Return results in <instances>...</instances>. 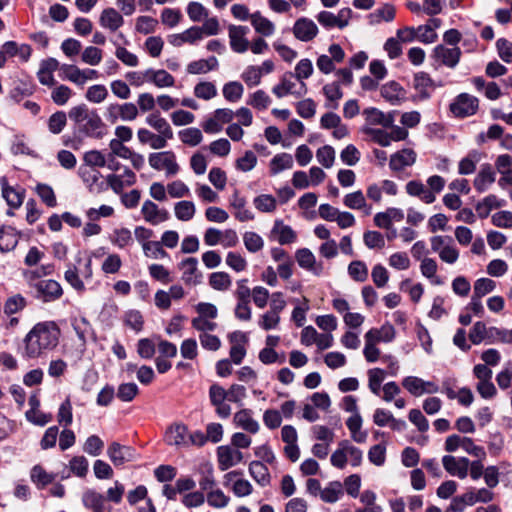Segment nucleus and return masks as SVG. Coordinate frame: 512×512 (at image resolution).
Instances as JSON below:
<instances>
[{"label": "nucleus", "mask_w": 512, "mask_h": 512, "mask_svg": "<svg viewBox=\"0 0 512 512\" xmlns=\"http://www.w3.org/2000/svg\"><path fill=\"white\" fill-rule=\"evenodd\" d=\"M60 337L61 330L55 321L38 322L23 338L21 355L28 360L44 357L58 347Z\"/></svg>", "instance_id": "f257e3e1"}, {"label": "nucleus", "mask_w": 512, "mask_h": 512, "mask_svg": "<svg viewBox=\"0 0 512 512\" xmlns=\"http://www.w3.org/2000/svg\"><path fill=\"white\" fill-rule=\"evenodd\" d=\"M124 492V486L119 481H115L114 485L107 490V497L95 489L85 490L82 494V503L91 512H112L109 502L120 503Z\"/></svg>", "instance_id": "f03ea898"}, {"label": "nucleus", "mask_w": 512, "mask_h": 512, "mask_svg": "<svg viewBox=\"0 0 512 512\" xmlns=\"http://www.w3.org/2000/svg\"><path fill=\"white\" fill-rule=\"evenodd\" d=\"M196 316L191 320L192 328L202 334L205 332H214L218 328V323L215 321L218 317L217 307L208 302H199L195 306Z\"/></svg>", "instance_id": "7ed1b4c3"}, {"label": "nucleus", "mask_w": 512, "mask_h": 512, "mask_svg": "<svg viewBox=\"0 0 512 512\" xmlns=\"http://www.w3.org/2000/svg\"><path fill=\"white\" fill-rule=\"evenodd\" d=\"M362 459L363 452L348 440H343L332 453L330 462L335 468L344 469L348 463L353 467L360 466Z\"/></svg>", "instance_id": "20e7f679"}, {"label": "nucleus", "mask_w": 512, "mask_h": 512, "mask_svg": "<svg viewBox=\"0 0 512 512\" xmlns=\"http://www.w3.org/2000/svg\"><path fill=\"white\" fill-rule=\"evenodd\" d=\"M459 449L478 459L486 458V451L483 446L477 445L475 441L467 436L460 434H451L446 437L444 450L447 453H454Z\"/></svg>", "instance_id": "39448f33"}, {"label": "nucleus", "mask_w": 512, "mask_h": 512, "mask_svg": "<svg viewBox=\"0 0 512 512\" xmlns=\"http://www.w3.org/2000/svg\"><path fill=\"white\" fill-rule=\"evenodd\" d=\"M431 250L446 264H455L460 256L453 239L447 235H435L430 238Z\"/></svg>", "instance_id": "423d86ee"}, {"label": "nucleus", "mask_w": 512, "mask_h": 512, "mask_svg": "<svg viewBox=\"0 0 512 512\" xmlns=\"http://www.w3.org/2000/svg\"><path fill=\"white\" fill-rule=\"evenodd\" d=\"M148 163L152 169L164 172L167 177L175 176L180 171L176 154L171 150L149 154Z\"/></svg>", "instance_id": "0eeeda50"}, {"label": "nucleus", "mask_w": 512, "mask_h": 512, "mask_svg": "<svg viewBox=\"0 0 512 512\" xmlns=\"http://www.w3.org/2000/svg\"><path fill=\"white\" fill-rule=\"evenodd\" d=\"M479 99L469 93L458 94L449 104V111L455 118L474 116L479 110Z\"/></svg>", "instance_id": "6e6552de"}, {"label": "nucleus", "mask_w": 512, "mask_h": 512, "mask_svg": "<svg viewBox=\"0 0 512 512\" xmlns=\"http://www.w3.org/2000/svg\"><path fill=\"white\" fill-rule=\"evenodd\" d=\"M92 275V261L88 259L83 269H79L75 264H69L64 273V279L73 289L82 293L85 291L84 280H90Z\"/></svg>", "instance_id": "1a4fd4ad"}, {"label": "nucleus", "mask_w": 512, "mask_h": 512, "mask_svg": "<svg viewBox=\"0 0 512 512\" xmlns=\"http://www.w3.org/2000/svg\"><path fill=\"white\" fill-rule=\"evenodd\" d=\"M234 118V111L229 108L216 109L201 124L207 134H217L223 130L225 124L231 123Z\"/></svg>", "instance_id": "9d476101"}, {"label": "nucleus", "mask_w": 512, "mask_h": 512, "mask_svg": "<svg viewBox=\"0 0 512 512\" xmlns=\"http://www.w3.org/2000/svg\"><path fill=\"white\" fill-rule=\"evenodd\" d=\"M138 108L132 102H125L123 104L111 103L106 107L105 117L107 121L114 124L119 119L123 121H133L138 116Z\"/></svg>", "instance_id": "9b49d317"}, {"label": "nucleus", "mask_w": 512, "mask_h": 512, "mask_svg": "<svg viewBox=\"0 0 512 512\" xmlns=\"http://www.w3.org/2000/svg\"><path fill=\"white\" fill-rule=\"evenodd\" d=\"M401 385L414 397H420L423 394H435L439 391V386L435 382L425 381L417 376L404 377Z\"/></svg>", "instance_id": "f8f14e48"}, {"label": "nucleus", "mask_w": 512, "mask_h": 512, "mask_svg": "<svg viewBox=\"0 0 512 512\" xmlns=\"http://www.w3.org/2000/svg\"><path fill=\"white\" fill-rule=\"evenodd\" d=\"M248 33L247 26L233 24L228 26L229 45L233 52L243 54L249 50Z\"/></svg>", "instance_id": "ddd939ff"}, {"label": "nucleus", "mask_w": 512, "mask_h": 512, "mask_svg": "<svg viewBox=\"0 0 512 512\" xmlns=\"http://www.w3.org/2000/svg\"><path fill=\"white\" fill-rule=\"evenodd\" d=\"M470 460L467 457H455L450 453L442 457V465L445 471L459 479H465L468 476Z\"/></svg>", "instance_id": "4468645a"}, {"label": "nucleus", "mask_w": 512, "mask_h": 512, "mask_svg": "<svg viewBox=\"0 0 512 512\" xmlns=\"http://www.w3.org/2000/svg\"><path fill=\"white\" fill-rule=\"evenodd\" d=\"M105 179L107 185L116 194H121L125 188L133 186L137 181L136 174L128 167H125L121 174H108Z\"/></svg>", "instance_id": "2eb2a0df"}, {"label": "nucleus", "mask_w": 512, "mask_h": 512, "mask_svg": "<svg viewBox=\"0 0 512 512\" xmlns=\"http://www.w3.org/2000/svg\"><path fill=\"white\" fill-rule=\"evenodd\" d=\"M417 161V153L412 148H404L390 155L389 168L393 172H402Z\"/></svg>", "instance_id": "dca6fc26"}, {"label": "nucleus", "mask_w": 512, "mask_h": 512, "mask_svg": "<svg viewBox=\"0 0 512 512\" xmlns=\"http://www.w3.org/2000/svg\"><path fill=\"white\" fill-rule=\"evenodd\" d=\"M218 467L221 471H226L229 468L241 463L243 461V453L231 446H219L216 451Z\"/></svg>", "instance_id": "f3484780"}, {"label": "nucleus", "mask_w": 512, "mask_h": 512, "mask_svg": "<svg viewBox=\"0 0 512 512\" xmlns=\"http://www.w3.org/2000/svg\"><path fill=\"white\" fill-rule=\"evenodd\" d=\"M269 239L280 245H289L297 240V233L281 219H276L269 233Z\"/></svg>", "instance_id": "a211bd4d"}, {"label": "nucleus", "mask_w": 512, "mask_h": 512, "mask_svg": "<svg viewBox=\"0 0 512 512\" xmlns=\"http://www.w3.org/2000/svg\"><path fill=\"white\" fill-rule=\"evenodd\" d=\"M189 429L182 423L170 425L164 435V441L169 446L176 448H187Z\"/></svg>", "instance_id": "6ab92c4d"}, {"label": "nucleus", "mask_w": 512, "mask_h": 512, "mask_svg": "<svg viewBox=\"0 0 512 512\" xmlns=\"http://www.w3.org/2000/svg\"><path fill=\"white\" fill-rule=\"evenodd\" d=\"M462 52L459 47L448 48L444 45H437L433 49V58L448 68H455L461 58Z\"/></svg>", "instance_id": "aec40b11"}, {"label": "nucleus", "mask_w": 512, "mask_h": 512, "mask_svg": "<svg viewBox=\"0 0 512 512\" xmlns=\"http://www.w3.org/2000/svg\"><path fill=\"white\" fill-rule=\"evenodd\" d=\"M318 27L309 18L301 17L293 25L292 33L294 37L302 42L312 41L318 35Z\"/></svg>", "instance_id": "412c9836"}, {"label": "nucleus", "mask_w": 512, "mask_h": 512, "mask_svg": "<svg viewBox=\"0 0 512 512\" xmlns=\"http://www.w3.org/2000/svg\"><path fill=\"white\" fill-rule=\"evenodd\" d=\"M413 88L417 92L414 100L423 101L430 98L435 89V84L428 73L417 72L413 77Z\"/></svg>", "instance_id": "4be33fe9"}, {"label": "nucleus", "mask_w": 512, "mask_h": 512, "mask_svg": "<svg viewBox=\"0 0 512 512\" xmlns=\"http://www.w3.org/2000/svg\"><path fill=\"white\" fill-rule=\"evenodd\" d=\"M141 214L143 219L151 225H158L169 219V212L161 209L151 200H146L142 204Z\"/></svg>", "instance_id": "5701e85b"}, {"label": "nucleus", "mask_w": 512, "mask_h": 512, "mask_svg": "<svg viewBox=\"0 0 512 512\" xmlns=\"http://www.w3.org/2000/svg\"><path fill=\"white\" fill-rule=\"evenodd\" d=\"M295 259L298 265L316 276H320L323 273V264L317 262L315 255L308 248L298 249L295 253Z\"/></svg>", "instance_id": "b1692460"}, {"label": "nucleus", "mask_w": 512, "mask_h": 512, "mask_svg": "<svg viewBox=\"0 0 512 512\" xmlns=\"http://www.w3.org/2000/svg\"><path fill=\"white\" fill-rule=\"evenodd\" d=\"M99 24L103 29L115 33L123 26L124 18L117 9L108 7L100 13Z\"/></svg>", "instance_id": "393cba45"}, {"label": "nucleus", "mask_w": 512, "mask_h": 512, "mask_svg": "<svg viewBox=\"0 0 512 512\" xmlns=\"http://www.w3.org/2000/svg\"><path fill=\"white\" fill-rule=\"evenodd\" d=\"M381 96L392 105H399L406 100V90L396 81H389L381 86Z\"/></svg>", "instance_id": "a878e982"}, {"label": "nucleus", "mask_w": 512, "mask_h": 512, "mask_svg": "<svg viewBox=\"0 0 512 512\" xmlns=\"http://www.w3.org/2000/svg\"><path fill=\"white\" fill-rule=\"evenodd\" d=\"M182 270V280L188 285H197L201 282V273L198 270V260L194 257L183 259L179 264Z\"/></svg>", "instance_id": "bb28decb"}, {"label": "nucleus", "mask_w": 512, "mask_h": 512, "mask_svg": "<svg viewBox=\"0 0 512 512\" xmlns=\"http://www.w3.org/2000/svg\"><path fill=\"white\" fill-rule=\"evenodd\" d=\"M36 290L39 297L45 302L57 300L63 294L61 285L52 279L39 281L36 284Z\"/></svg>", "instance_id": "cd10ccee"}, {"label": "nucleus", "mask_w": 512, "mask_h": 512, "mask_svg": "<svg viewBox=\"0 0 512 512\" xmlns=\"http://www.w3.org/2000/svg\"><path fill=\"white\" fill-rule=\"evenodd\" d=\"M107 454L116 467L122 466L126 462L134 459V450L129 446H124L117 442L110 444Z\"/></svg>", "instance_id": "c85d7f7f"}, {"label": "nucleus", "mask_w": 512, "mask_h": 512, "mask_svg": "<svg viewBox=\"0 0 512 512\" xmlns=\"http://www.w3.org/2000/svg\"><path fill=\"white\" fill-rule=\"evenodd\" d=\"M229 339L232 344L229 352L230 359L234 364L239 365L246 355L247 337L242 332H234L230 334Z\"/></svg>", "instance_id": "c756f323"}, {"label": "nucleus", "mask_w": 512, "mask_h": 512, "mask_svg": "<svg viewBox=\"0 0 512 512\" xmlns=\"http://www.w3.org/2000/svg\"><path fill=\"white\" fill-rule=\"evenodd\" d=\"M59 62L55 58H48L41 62L40 68L37 72V78L42 85L55 86L56 80L54 72L59 69Z\"/></svg>", "instance_id": "7c9ffc66"}, {"label": "nucleus", "mask_w": 512, "mask_h": 512, "mask_svg": "<svg viewBox=\"0 0 512 512\" xmlns=\"http://www.w3.org/2000/svg\"><path fill=\"white\" fill-rule=\"evenodd\" d=\"M495 167L501 177L498 185L501 188L512 186V157L508 154H501L495 160Z\"/></svg>", "instance_id": "2f4dec72"}, {"label": "nucleus", "mask_w": 512, "mask_h": 512, "mask_svg": "<svg viewBox=\"0 0 512 512\" xmlns=\"http://www.w3.org/2000/svg\"><path fill=\"white\" fill-rule=\"evenodd\" d=\"M234 424L250 434H257L260 430V424L253 418V413L250 409H241L234 414Z\"/></svg>", "instance_id": "473e14b6"}, {"label": "nucleus", "mask_w": 512, "mask_h": 512, "mask_svg": "<svg viewBox=\"0 0 512 512\" xmlns=\"http://www.w3.org/2000/svg\"><path fill=\"white\" fill-rule=\"evenodd\" d=\"M104 127L105 124L101 117L97 111L93 110L79 126V129L89 137L100 138L103 135Z\"/></svg>", "instance_id": "72a5a7b5"}, {"label": "nucleus", "mask_w": 512, "mask_h": 512, "mask_svg": "<svg viewBox=\"0 0 512 512\" xmlns=\"http://www.w3.org/2000/svg\"><path fill=\"white\" fill-rule=\"evenodd\" d=\"M343 204L349 209L362 211L366 216L372 213V206L367 203L366 197L361 190L346 194L343 198Z\"/></svg>", "instance_id": "f704fd0d"}, {"label": "nucleus", "mask_w": 512, "mask_h": 512, "mask_svg": "<svg viewBox=\"0 0 512 512\" xmlns=\"http://www.w3.org/2000/svg\"><path fill=\"white\" fill-rule=\"evenodd\" d=\"M292 74L284 75L279 84L275 85L272 89L273 93L278 98H283L288 94L296 95L298 97L304 95L307 91L306 84L301 82L300 89L298 91L295 90V83L291 80Z\"/></svg>", "instance_id": "c9c22d12"}, {"label": "nucleus", "mask_w": 512, "mask_h": 512, "mask_svg": "<svg viewBox=\"0 0 512 512\" xmlns=\"http://www.w3.org/2000/svg\"><path fill=\"white\" fill-rule=\"evenodd\" d=\"M230 207L234 209V217L240 222H247L254 219V214L246 208V199L238 191H235L229 199Z\"/></svg>", "instance_id": "e433bc0d"}, {"label": "nucleus", "mask_w": 512, "mask_h": 512, "mask_svg": "<svg viewBox=\"0 0 512 512\" xmlns=\"http://www.w3.org/2000/svg\"><path fill=\"white\" fill-rule=\"evenodd\" d=\"M405 191L409 196L418 197L425 204H431L436 200V196L428 191L420 180L408 181L405 185Z\"/></svg>", "instance_id": "4c0bfd02"}, {"label": "nucleus", "mask_w": 512, "mask_h": 512, "mask_svg": "<svg viewBox=\"0 0 512 512\" xmlns=\"http://www.w3.org/2000/svg\"><path fill=\"white\" fill-rule=\"evenodd\" d=\"M250 23L254 31L261 37H270L275 33V24L270 19L263 16L260 11L252 13Z\"/></svg>", "instance_id": "58836bf2"}, {"label": "nucleus", "mask_w": 512, "mask_h": 512, "mask_svg": "<svg viewBox=\"0 0 512 512\" xmlns=\"http://www.w3.org/2000/svg\"><path fill=\"white\" fill-rule=\"evenodd\" d=\"M218 66V59L215 56H211L207 59H198L190 62L186 67V71L191 75L207 74L218 69Z\"/></svg>", "instance_id": "ea45409f"}, {"label": "nucleus", "mask_w": 512, "mask_h": 512, "mask_svg": "<svg viewBox=\"0 0 512 512\" xmlns=\"http://www.w3.org/2000/svg\"><path fill=\"white\" fill-rule=\"evenodd\" d=\"M363 116L365 117L366 126L370 125H381L383 127H390L394 122L391 114H385L381 110L370 107L363 110Z\"/></svg>", "instance_id": "a19ab883"}, {"label": "nucleus", "mask_w": 512, "mask_h": 512, "mask_svg": "<svg viewBox=\"0 0 512 512\" xmlns=\"http://www.w3.org/2000/svg\"><path fill=\"white\" fill-rule=\"evenodd\" d=\"M56 474L48 472L42 465L36 464L30 470V479L38 489H44L56 479Z\"/></svg>", "instance_id": "79ce46f5"}, {"label": "nucleus", "mask_w": 512, "mask_h": 512, "mask_svg": "<svg viewBox=\"0 0 512 512\" xmlns=\"http://www.w3.org/2000/svg\"><path fill=\"white\" fill-rule=\"evenodd\" d=\"M496 179L495 172L489 164L482 165L480 171L473 181L474 188L482 193L485 192Z\"/></svg>", "instance_id": "37998d69"}, {"label": "nucleus", "mask_w": 512, "mask_h": 512, "mask_svg": "<svg viewBox=\"0 0 512 512\" xmlns=\"http://www.w3.org/2000/svg\"><path fill=\"white\" fill-rule=\"evenodd\" d=\"M249 474L254 481L261 487L269 486L271 483V475L268 467L262 461H252L249 464Z\"/></svg>", "instance_id": "c03bdc74"}, {"label": "nucleus", "mask_w": 512, "mask_h": 512, "mask_svg": "<svg viewBox=\"0 0 512 512\" xmlns=\"http://www.w3.org/2000/svg\"><path fill=\"white\" fill-rule=\"evenodd\" d=\"M19 233L11 226L0 227V250L8 252L13 250L19 241Z\"/></svg>", "instance_id": "a18cd8bd"}, {"label": "nucleus", "mask_w": 512, "mask_h": 512, "mask_svg": "<svg viewBox=\"0 0 512 512\" xmlns=\"http://www.w3.org/2000/svg\"><path fill=\"white\" fill-rule=\"evenodd\" d=\"M110 242L118 247L119 249H124L129 246H132L134 243L133 234L130 229L126 227L115 228L110 236Z\"/></svg>", "instance_id": "49530a36"}, {"label": "nucleus", "mask_w": 512, "mask_h": 512, "mask_svg": "<svg viewBox=\"0 0 512 512\" xmlns=\"http://www.w3.org/2000/svg\"><path fill=\"white\" fill-rule=\"evenodd\" d=\"M395 336V331L393 326L387 325L382 326L380 329H370L366 332L364 335L365 341H371L375 344H378L380 342H390L393 340Z\"/></svg>", "instance_id": "de8ad7c7"}, {"label": "nucleus", "mask_w": 512, "mask_h": 512, "mask_svg": "<svg viewBox=\"0 0 512 512\" xmlns=\"http://www.w3.org/2000/svg\"><path fill=\"white\" fill-rule=\"evenodd\" d=\"M505 205V200L499 199L496 195L490 194L476 205L478 216L482 219L487 218L492 209L501 208Z\"/></svg>", "instance_id": "09e8293b"}, {"label": "nucleus", "mask_w": 512, "mask_h": 512, "mask_svg": "<svg viewBox=\"0 0 512 512\" xmlns=\"http://www.w3.org/2000/svg\"><path fill=\"white\" fill-rule=\"evenodd\" d=\"M420 272L423 277L430 280L433 285H442L443 280L437 275L438 264L435 259L429 257L420 262Z\"/></svg>", "instance_id": "8fccbe9b"}, {"label": "nucleus", "mask_w": 512, "mask_h": 512, "mask_svg": "<svg viewBox=\"0 0 512 512\" xmlns=\"http://www.w3.org/2000/svg\"><path fill=\"white\" fill-rule=\"evenodd\" d=\"M482 154L477 150L470 151L458 163V173L469 175L475 172L477 164L481 161Z\"/></svg>", "instance_id": "3c124183"}, {"label": "nucleus", "mask_w": 512, "mask_h": 512, "mask_svg": "<svg viewBox=\"0 0 512 512\" xmlns=\"http://www.w3.org/2000/svg\"><path fill=\"white\" fill-rule=\"evenodd\" d=\"M2 195L7 204L12 208L20 207L24 200V190L8 185L6 180L2 181Z\"/></svg>", "instance_id": "603ef678"}, {"label": "nucleus", "mask_w": 512, "mask_h": 512, "mask_svg": "<svg viewBox=\"0 0 512 512\" xmlns=\"http://www.w3.org/2000/svg\"><path fill=\"white\" fill-rule=\"evenodd\" d=\"M208 284L213 290L226 292L232 286V278L224 271L213 272L208 277Z\"/></svg>", "instance_id": "864d4df0"}, {"label": "nucleus", "mask_w": 512, "mask_h": 512, "mask_svg": "<svg viewBox=\"0 0 512 512\" xmlns=\"http://www.w3.org/2000/svg\"><path fill=\"white\" fill-rule=\"evenodd\" d=\"M149 83L158 88L172 87L175 84V78L164 69H149Z\"/></svg>", "instance_id": "5fc2aeb1"}, {"label": "nucleus", "mask_w": 512, "mask_h": 512, "mask_svg": "<svg viewBox=\"0 0 512 512\" xmlns=\"http://www.w3.org/2000/svg\"><path fill=\"white\" fill-rule=\"evenodd\" d=\"M197 472L200 474L199 486L201 490L207 491L214 487V469L211 463L203 462L197 467Z\"/></svg>", "instance_id": "6e6d98bb"}, {"label": "nucleus", "mask_w": 512, "mask_h": 512, "mask_svg": "<svg viewBox=\"0 0 512 512\" xmlns=\"http://www.w3.org/2000/svg\"><path fill=\"white\" fill-rule=\"evenodd\" d=\"M146 123L165 137H173V130L170 124L159 113H151L146 117Z\"/></svg>", "instance_id": "4d7b16f0"}, {"label": "nucleus", "mask_w": 512, "mask_h": 512, "mask_svg": "<svg viewBox=\"0 0 512 512\" xmlns=\"http://www.w3.org/2000/svg\"><path fill=\"white\" fill-rule=\"evenodd\" d=\"M193 93L196 98L209 101L217 96L218 91L213 82L202 80L194 86Z\"/></svg>", "instance_id": "13d9d810"}, {"label": "nucleus", "mask_w": 512, "mask_h": 512, "mask_svg": "<svg viewBox=\"0 0 512 512\" xmlns=\"http://www.w3.org/2000/svg\"><path fill=\"white\" fill-rule=\"evenodd\" d=\"M343 495V485L339 481L329 482L325 488L322 489L320 498L326 503H335Z\"/></svg>", "instance_id": "bf43d9fd"}, {"label": "nucleus", "mask_w": 512, "mask_h": 512, "mask_svg": "<svg viewBox=\"0 0 512 512\" xmlns=\"http://www.w3.org/2000/svg\"><path fill=\"white\" fill-rule=\"evenodd\" d=\"M196 213V206L192 201L182 200L174 205L175 217L183 222H188L193 219Z\"/></svg>", "instance_id": "052dcab7"}, {"label": "nucleus", "mask_w": 512, "mask_h": 512, "mask_svg": "<svg viewBox=\"0 0 512 512\" xmlns=\"http://www.w3.org/2000/svg\"><path fill=\"white\" fill-rule=\"evenodd\" d=\"M293 158L288 153H280L275 155L270 161V173L277 175L283 170H288L293 167Z\"/></svg>", "instance_id": "680f3d73"}, {"label": "nucleus", "mask_w": 512, "mask_h": 512, "mask_svg": "<svg viewBox=\"0 0 512 512\" xmlns=\"http://www.w3.org/2000/svg\"><path fill=\"white\" fill-rule=\"evenodd\" d=\"M78 175L90 190H93V188L98 185L102 177L101 173L96 168L88 167L83 164L78 169Z\"/></svg>", "instance_id": "e2e57ef3"}, {"label": "nucleus", "mask_w": 512, "mask_h": 512, "mask_svg": "<svg viewBox=\"0 0 512 512\" xmlns=\"http://www.w3.org/2000/svg\"><path fill=\"white\" fill-rule=\"evenodd\" d=\"M253 205L262 213H273L277 209V200L273 195L260 194L253 199Z\"/></svg>", "instance_id": "0e129e2a"}, {"label": "nucleus", "mask_w": 512, "mask_h": 512, "mask_svg": "<svg viewBox=\"0 0 512 512\" xmlns=\"http://www.w3.org/2000/svg\"><path fill=\"white\" fill-rule=\"evenodd\" d=\"M179 139L183 144L195 147L203 141V134L199 128H185L179 131Z\"/></svg>", "instance_id": "69168bd1"}, {"label": "nucleus", "mask_w": 512, "mask_h": 512, "mask_svg": "<svg viewBox=\"0 0 512 512\" xmlns=\"http://www.w3.org/2000/svg\"><path fill=\"white\" fill-rule=\"evenodd\" d=\"M367 375L370 391L379 396L381 392V384L386 376V371L381 368H372L368 370Z\"/></svg>", "instance_id": "338daca9"}, {"label": "nucleus", "mask_w": 512, "mask_h": 512, "mask_svg": "<svg viewBox=\"0 0 512 512\" xmlns=\"http://www.w3.org/2000/svg\"><path fill=\"white\" fill-rule=\"evenodd\" d=\"M222 93L224 98L228 102H238L244 93V87L243 85L238 81H230L226 84H224Z\"/></svg>", "instance_id": "774afa93"}]
</instances>
